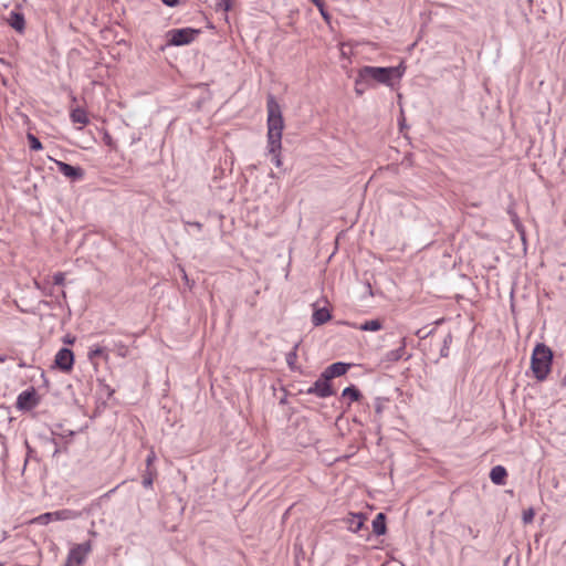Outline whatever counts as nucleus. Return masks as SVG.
Listing matches in <instances>:
<instances>
[{"label":"nucleus","instance_id":"obj_1","mask_svg":"<svg viewBox=\"0 0 566 566\" xmlns=\"http://www.w3.org/2000/svg\"><path fill=\"white\" fill-rule=\"evenodd\" d=\"M268 108V153H274L282 148V132L284 119L280 104L273 95L266 99Z\"/></svg>","mask_w":566,"mask_h":566},{"label":"nucleus","instance_id":"obj_2","mask_svg":"<svg viewBox=\"0 0 566 566\" xmlns=\"http://www.w3.org/2000/svg\"><path fill=\"white\" fill-rule=\"evenodd\" d=\"M360 80L367 81L371 86L374 83L385 84L392 86V80H400L405 73V66L402 64L398 66H363L359 69Z\"/></svg>","mask_w":566,"mask_h":566},{"label":"nucleus","instance_id":"obj_3","mask_svg":"<svg viewBox=\"0 0 566 566\" xmlns=\"http://www.w3.org/2000/svg\"><path fill=\"white\" fill-rule=\"evenodd\" d=\"M553 350L543 343L536 344L531 356V369L538 381H544L553 365Z\"/></svg>","mask_w":566,"mask_h":566},{"label":"nucleus","instance_id":"obj_4","mask_svg":"<svg viewBox=\"0 0 566 566\" xmlns=\"http://www.w3.org/2000/svg\"><path fill=\"white\" fill-rule=\"evenodd\" d=\"M92 551V541L74 544L69 551L63 566H83Z\"/></svg>","mask_w":566,"mask_h":566},{"label":"nucleus","instance_id":"obj_5","mask_svg":"<svg viewBox=\"0 0 566 566\" xmlns=\"http://www.w3.org/2000/svg\"><path fill=\"white\" fill-rule=\"evenodd\" d=\"M82 516V513L78 511L63 509L54 512H48L39 515L33 520L34 523L40 525H46L52 521H67V520H76Z\"/></svg>","mask_w":566,"mask_h":566},{"label":"nucleus","instance_id":"obj_6","mask_svg":"<svg viewBox=\"0 0 566 566\" xmlns=\"http://www.w3.org/2000/svg\"><path fill=\"white\" fill-rule=\"evenodd\" d=\"M199 33L200 30L193 28L172 29L168 32V42L170 45L175 46L187 45L190 44Z\"/></svg>","mask_w":566,"mask_h":566},{"label":"nucleus","instance_id":"obj_7","mask_svg":"<svg viewBox=\"0 0 566 566\" xmlns=\"http://www.w3.org/2000/svg\"><path fill=\"white\" fill-rule=\"evenodd\" d=\"M307 395H314L319 398H327L335 395V390L332 387L331 380L324 377L322 373L318 379L305 391Z\"/></svg>","mask_w":566,"mask_h":566},{"label":"nucleus","instance_id":"obj_8","mask_svg":"<svg viewBox=\"0 0 566 566\" xmlns=\"http://www.w3.org/2000/svg\"><path fill=\"white\" fill-rule=\"evenodd\" d=\"M39 396L34 387H30L19 394L15 407L21 411H30L39 405Z\"/></svg>","mask_w":566,"mask_h":566},{"label":"nucleus","instance_id":"obj_9","mask_svg":"<svg viewBox=\"0 0 566 566\" xmlns=\"http://www.w3.org/2000/svg\"><path fill=\"white\" fill-rule=\"evenodd\" d=\"M74 365V353L67 348L62 347L55 355L54 366L63 373L72 370Z\"/></svg>","mask_w":566,"mask_h":566},{"label":"nucleus","instance_id":"obj_10","mask_svg":"<svg viewBox=\"0 0 566 566\" xmlns=\"http://www.w3.org/2000/svg\"><path fill=\"white\" fill-rule=\"evenodd\" d=\"M367 517L364 513H353L346 518L347 528L360 536L368 535V526H366Z\"/></svg>","mask_w":566,"mask_h":566},{"label":"nucleus","instance_id":"obj_11","mask_svg":"<svg viewBox=\"0 0 566 566\" xmlns=\"http://www.w3.org/2000/svg\"><path fill=\"white\" fill-rule=\"evenodd\" d=\"M54 163L59 171L66 178L71 179L72 181L82 180L85 176L84 169L80 166H73L56 159L54 160Z\"/></svg>","mask_w":566,"mask_h":566},{"label":"nucleus","instance_id":"obj_12","mask_svg":"<svg viewBox=\"0 0 566 566\" xmlns=\"http://www.w3.org/2000/svg\"><path fill=\"white\" fill-rule=\"evenodd\" d=\"M8 24L18 33L23 34L25 31V18L24 14L19 10L10 11L6 19Z\"/></svg>","mask_w":566,"mask_h":566},{"label":"nucleus","instance_id":"obj_13","mask_svg":"<svg viewBox=\"0 0 566 566\" xmlns=\"http://www.w3.org/2000/svg\"><path fill=\"white\" fill-rule=\"evenodd\" d=\"M352 367L350 364L344 363V361H336L329 365L325 370L323 371L324 377H327V379L332 380L336 377H340L345 375L348 369Z\"/></svg>","mask_w":566,"mask_h":566},{"label":"nucleus","instance_id":"obj_14","mask_svg":"<svg viewBox=\"0 0 566 566\" xmlns=\"http://www.w3.org/2000/svg\"><path fill=\"white\" fill-rule=\"evenodd\" d=\"M332 318V314L327 307L314 308L312 323L314 326H321Z\"/></svg>","mask_w":566,"mask_h":566},{"label":"nucleus","instance_id":"obj_15","mask_svg":"<svg viewBox=\"0 0 566 566\" xmlns=\"http://www.w3.org/2000/svg\"><path fill=\"white\" fill-rule=\"evenodd\" d=\"M507 476V471L503 465H495L490 471V480L495 485H504Z\"/></svg>","mask_w":566,"mask_h":566},{"label":"nucleus","instance_id":"obj_16","mask_svg":"<svg viewBox=\"0 0 566 566\" xmlns=\"http://www.w3.org/2000/svg\"><path fill=\"white\" fill-rule=\"evenodd\" d=\"M406 354V338L401 339V345L392 350H389L384 356V361L396 363L400 360Z\"/></svg>","mask_w":566,"mask_h":566},{"label":"nucleus","instance_id":"obj_17","mask_svg":"<svg viewBox=\"0 0 566 566\" xmlns=\"http://www.w3.org/2000/svg\"><path fill=\"white\" fill-rule=\"evenodd\" d=\"M386 514L380 512L378 513L373 523H371V526H373V532L380 536V535H384L386 534V531H387V525H386Z\"/></svg>","mask_w":566,"mask_h":566},{"label":"nucleus","instance_id":"obj_18","mask_svg":"<svg viewBox=\"0 0 566 566\" xmlns=\"http://www.w3.org/2000/svg\"><path fill=\"white\" fill-rule=\"evenodd\" d=\"M342 397L348 398L349 399L348 406H350L352 402L360 401V399L363 398V395H361L360 390L355 385H350L343 390Z\"/></svg>","mask_w":566,"mask_h":566},{"label":"nucleus","instance_id":"obj_19","mask_svg":"<svg viewBox=\"0 0 566 566\" xmlns=\"http://www.w3.org/2000/svg\"><path fill=\"white\" fill-rule=\"evenodd\" d=\"M70 117L73 123H78L82 125H87L90 123L88 115L82 107L73 108L70 113Z\"/></svg>","mask_w":566,"mask_h":566},{"label":"nucleus","instance_id":"obj_20","mask_svg":"<svg viewBox=\"0 0 566 566\" xmlns=\"http://www.w3.org/2000/svg\"><path fill=\"white\" fill-rule=\"evenodd\" d=\"M355 327L360 331H365V332H377L382 328V322L380 319L376 318V319L366 321Z\"/></svg>","mask_w":566,"mask_h":566},{"label":"nucleus","instance_id":"obj_21","mask_svg":"<svg viewBox=\"0 0 566 566\" xmlns=\"http://www.w3.org/2000/svg\"><path fill=\"white\" fill-rule=\"evenodd\" d=\"M297 348H298V343H296L293 347V349L291 352H289L286 354V364L289 366V368L291 370H298L300 367L296 365V360H297Z\"/></svg>","mask_w":566,"mask_h":566},{"label":"nucleus","instance_id":"obj_22","mask_svg":"<svg viewBox=\"0 0 566 566\" xmlns=\"http://www.w3.org/2000/svg\"><path fill=\"white\" fill-rule=\"evenodd\" d=\"M156 475H157L156 470L147 469L145 471V473L143 474V480H142L143 486L146 489L151 488Z\"/></svg>","mask_w":566,"mask_h":566},{"label":"nucleus","instance_id":"obj_23","mask_svg":"<svg viewBox=\"0 0 566 566\" xmlns=\"http://www.w3.org/2000/svg\"><path fill=\"white\" fill-rule=\"evenodd\" d=\"M369 83L367 81L360 80V71H358L357 77L355 80V92L357 95H363L367 87H369Z\"/></svg>","mask_w":566,"mask_h":566},{"label":"nucleus","instance_id":"obj_24","mask_svg":"<svg viewBox=\"0 0 566 566\" xmlns=\"http://www.w3.org/2000/svg\"><path fill=\"white\" fill-rule=\"evenodd\" d=\"M27 138H28V142H29V147L31 150H41L43 148L42 146V143L40 142V139L34 136L33 134L29 133L27 135Z\"/></svg>","mask_w":566,"mask_h":566},{"label":"nucleus","instance_id":"obj_25","mask_svg":"<svg viewBox=\"0 0 566 566\" xmlns=\"http://www.w3.org/2000/svg\"><path fill=\"white\" fill-rule=\"evenodd\" d=\"M452 343V335L451 334H447L443 338V344H442V347L440 349V356L441 357H448L449 356V348H450V344Z\"/></svg>","mask_w":566,"mask_h":566},{"label":"nucleus","instance_id":"obj_26","mask_svg":"<svg viewBox=\"0 0 566 566\" xmlns=\"http://www.w3.org/2000/svg\"><path fill=\"white\" fill-rule=\"evenodd\" d=\"M105 354V348L104 347H101V346H95V347H92L90 348L88 353H87V357L90 360H93L97 357H101Z\"/></svg>","mask_w":566,"mask_h":566},{"label":"nucleus","instance_id":"obj_27","mask_svg":"<svg viewBox=\"0 0 566 566\" xmlns=\"http://www.w3.org/2000/svg\"><path fill=\"white\" fill-rule=\"evenodd\" d=\"M388 401V399L382 397H377L374 401V408L376 416L380 417L384 410L385 402Z\"/></svg>","mask_w":566,"mask_h":566},{"label":"nucleus","instance_id":"obj_28","mask_svg":"<svg viewBox=\"0 0 566 566\" xmlns=\"http://www.w3.org/2000/svg\"><path fill=\"white\" fill-rule=\"evenodd\" d=\"M534 516H535L534 509L533 507H528L527 510H525L523 512L522 521H523L524 524H530V523L533 522Z\"/></svg>","mask_w":566,"mask_h":566},{"label":"nucleus","instance_id":"obj_29","mask_svg":"<svg viewBox=\"0 0 566 566\" xmlns=\"http://www.w3.org/2000/svg\"><path fill=\"white\" fill-rule=\"evenodd\" d=\"M232 1L233 0H217L216 7H217V9L227 12L232 8Z\"/></svg>","mask_w":566,"mask_h":566},{"label":"nucleus","instance_id":"obj_30","mask_svg":"<svg viewBox=\"0 0 566 566\" xmlns=\"http://www.w3.org/2000/svg\"><path fill=\"white\" fill-rule=\"evenodd\" d=\"M99 381V390L101 394H105L107 398H111L114 394V389H112L107 384H105L103 380Z\"/></svg>","mask_w":566,"mask_h":566},{"label":"nucleus","instance_id":"obj_31","mask_svg":"<svg viewBox=\"0 0 566 566\" xmlns=\"http://www.w3.org/2000/svg\"><path fill=\"white\" fill-rule=\"evenodd\" d=\"M281 150H276L274 153H269L272 156V163L275 165L276 168L282 167V159H281Z\"/></svg>","mask_w":566,"mask_h":566},{"label":"nucleus","instance_id":"obj_32","mask_svg":"<svg viewBox=\"0 0 566 566\" xmlns=\"http://www.w3.org/2000/svg\"><path fill=\"white\" fill-rule=\"evenodd\" d=\"M319 6L321 7H317V9L319 10V13L322 15V18L326 21V22H329V19H331V14L327 12V10L325 9V3L324 1H319Z\"/></svg>","mask_w":566,"mask_h":566},{"label":"nucleus","instance_id":"obj_33","mask_svg":"<svg viewBox=\"0 0 566 566\" xmlns=\"http://www.w3.org/2000/svg\"><path fill=\"white\" fill-rule=\"evenodd\" d=\"M52 279L54 285H62L65 281V274L63 272H56Z\"/></svg>","mask_w":566,"mask_h":566},{"label":"nucleus","instance_id":"obj_34","mask_svg":"<svg viewBox=\"0 0 566 566\" xmlns=\"http://www.w3.org/2000/svg\"><path fill=\"white\" fill-rule=\"evenodd\" d=\"M155 458H156V457H155L154 451H150V453H149V454L147 455V458H146V465H147V469H150V467H151V464H153V462H154Z\"/></svg>","mask_w":566,"mask_h":566},{"label":"nucleus","instance_id":"obj_35","mask_svg":"<svg viewBox=\"0 0 566 566\" xmlns=\"http://www.w3.org/2000/svg\"><path fill=\"white\" fill-rule=\"evenodd\" d=\"M161 2L169 8H175L179 4V0H161Z\"/></svg>","mask_w":566,"mask_h":566},{"label":"nucleus","instance_id":"obj_36","mask_svg":"<svg viewBox=\"0 0 566 566\" xmlns=\"http://www.w3.org/2000/svg\"><path fill=\"white\" fill-rule=\"evenodd\" d=\"M186 224L190 226V227H193L196 228L198 231H201L202 230V223L198 222V221H193V222H186Z\"/></svg>","mask_w":566,"mask_h":566},{"label":"nucleus","instance_id":"obj_37","mask_svg":"<svg viewBox=\"0 0 566 566\" xmlns=\"http://www.w3.org/2000/svg\"><path fill=\"white\" fill-rule=\"evenodd\" d=\"M74 342H75V338H74V337L66 336V337L64 338V343H65V344H71V345H72Z\"/></svg>","mask_w":566,"mask_h":566},{"label":"nucleus","instance_id":"obj_38","mask_svg":"<svg viewBox=\"0 0 566 566\" xmlns=\"http://www.w3.org/2000/svg\"><path fill=\"white\" fill-rule=\"evenodd\" d=\"M52 442L55 446L54 451H53V455H56L59 453L60 449H59L57 443L55 442V440H52Z\"/></svg>","mask_w":566,"mask_h":566},{"label":"nucleus","instance_id":"obj_39","mask_svg":"<svg viewBox=\"0 0 566 566\" xmlns=\"http://www.w3.org/2000/svg\"><path fill=\"white\" fill-rule=\"evenodd\" d=\"M18 366H19L20 368H25V367H28V365H27L22 359L19 361Z\"/></svg>","mask_w":566,"mask_h":566},{"label":"nucleus","instance_id":"obj_40","mask_svg":"<svg viewBox=\"0 0 566 566\" xmlns=\"http://www.w3.org/2000/svg\"><path fill=\"white\" fill-rule=\"evenodd\" d=\"M40 304L50 307L51 303L49 301H41Z\"/></svg>","mask_w":566,"mask_h":566},{"label":"nucleus","instance_id":"obj_41","mask_svg":"<svg viewBox=\"0 0 566 566\" xmlns=\"http://www.w3.org/2000/svg\"><path fill=\"white\" fill-rule=\"evenodd\" d=\"M7 360V356H1L0 355V363H4Z\"/></svg>","mask_w":566,"mask_h":566},{"label":"nucleus","instance_id":"obj_42","mask_svg":"<svg viewBox=\"0 0 566 566\" xmlns=\"http://www.w3.org/2000/svg\"><path fill=\"white\" fill-rule=\"evenodd\" d=\"M90 535L95 536V535H96V532H95V531H90Z\"/></svg>","mask_w":566,"mask_h":566}]
</instances>
